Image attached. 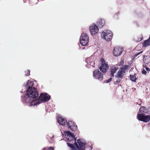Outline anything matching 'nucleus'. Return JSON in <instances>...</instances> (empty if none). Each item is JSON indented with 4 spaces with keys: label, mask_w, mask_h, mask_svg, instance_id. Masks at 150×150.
Segmentation results:
<instances>
[{
    "label": "nucleus",
    "mask_w": 150,
    "mask_h": 150,
    "mask_svg": "<svg viewBox=\"0 0 150 150\" xmlns=\"http://www.w3.org/2000/svg\"><path fill=\"white\" fill-rule=\"evenodd\" d=\"M143 46L146 47L150 45V37L148 39L145 41L142 44Z\"/></svg>",
    "instance_id": "dca6fc26"
},
{
    "label": "nucleus",
    "mask_w": 150,
    "mask_h": 150,
    "mask_svg": "<svg viewBox=\"0 0 150 150\" xmlns=\"http://www.w3.org/2000/svg\"><path fill=\"white\" fill-rule=\"evenodd\" d=\"M90 32L92 35H93L98 32V28L96 25L93 24L90 27Z\"/></svg>",
    "instance_id": "9b49d317"
},
{
    "label": "nucleus",
    "mask_w": 150,
    "mask_h": 150,
    "mask_svg": "<svg viewBox=\"0 0 150 150\" xmlns=\"http://www.w3.org/2000/svg\"><path fill=\"white\" fill-rule=\"evenodd\" d=\"M129 66L125 65L121 67L117 73L115 77L118 78L122 79L126 73V71L129 69Z\"/></svg>",
    "instance_id": "20e7f679"
},
{
    "label": "nucleus",
    "mask_w": 150,
    "mask_h": 150,
    "mask_svg": "<svg viewBox=\"0 0 150 150\" xmlns=\"http://www.w3.org/2000/svg\"><path fill=\"white\" fill-rule=\"evenodd\" d=\"M33 84V82L31 81L28 80L27 83L25 87L26 88H33L32 87Z\"/></svg>",
    "instance_id": "4468645a"
},
{
    "label": "nucleus",
    "mask_w": 150,
    "mask_h": 150,
    "mask_svg": "<svg viewBox=\"0 0 150 150\" xmlns=\"http://www.w3.org/2000/svg\"><path fill=\"white\" fill-rule=\"evenodd\" d=\"M63 135L66 138L67 141L69 142L74 141V144L78 150H85L86 143L79 139L77 140L78 144L76 142V139L75 138V137L69 131H64Z\"/></svg>",
    "instance_id": "f03ea898"
},
{
    "label": "nucleus",
    "mask_w": 150,
    "mask_h": 150,
    "mask_svg": "<svg viewBox=\"0 0 150 150\" xmlns=\"http://www.w3.org/2000/svg\"><path fill=\"white\" fill-rule=\"evenodd\" d=\"M49 150H54V149L52 147H50L49 148Z\"/></svg>",
    "instance_id": "bb28decb"
},
{
    "label": "nucleus",
    "mask_w": 150,
    "mask_h": 150,
    "mask_svg": "<svg viewBox=\"0 0 150 150\" xmlns=\"http://www.w3.org/2000/svg\"><path fill=\"white\" fill-rule=\"evenodd\" d=\"M101 61L102 65L100 67L99 69L103 73L106 72L108 69V65L105 63V61L104 59L101 58Z\"/></svg>",
    "instance_id": "1a4fd4ad"
},
{
    "label": "nucleus",
    "mask_w": 150,
    "mask_h": 150,
    "mask_svg": "<svg viewBox=\"0 0 150 150\" xmlns=\"http://www.w3.org/2000/svg\"><path fill=\"white\" fill-rule=\"evenodd\" d=\"M123 51V48L121 47H115L114 50L113 54L115 56H120Z\"/></svg>",
    "instance_id": "9d476101"
},
{
    "label": "nucleus",
    "mask_w": 150,
    "mask_h": 150,
    "mask_svg": "<svg viewBox=\"0 0 150 150\" xmlns=\"http://www.w3.org/2000/svg\"><path fill=\"white\" fill-rule=\"evenodd\" d=\"M112 80V78H111L110 79H108L106 81V83H108L110 82Z\"/></svg>",
    "instance_id": "b1692460"
},
{
    "label": "nucleus",
    "mask_w": 150,
    "mask_h": 150,
    "mask_svg": "<svg viewBox=\"0 0 150 150\" xmlns=\"http://www.w3.org/2000/svg\"><path fill=\"white\" fill-rule=\"evenodd\" d=\"M130 77L131 81L134 82L135 81L136 78L134 75H130Z\"/></svg>",
    "instance_id": "6ab92c4d"
},
{
    "label": "nucleus",
    "mask_w": 150,
    "mask_h": 150,
    "mask_svg": "<svg viewBox=\"0 0 150 150\" xmlns=\"http://www.w3.org/2000/svg\"><path fill=\"white\" fill-rule=\"evenodd\" d=\"M102 38L105 39L107 41H110L112 38V33L110 30H105L101 34Z\"/></svg>",
    "instance_id": "39448f33"
},
{
    "label": "nucleus",
    "mask_w": 150,
    "mask_h": 150,
    "mask_svg": "<svg viewBox=\"0 0 150 150\" xmlns=\"http://www.w3.org/2000/svg\"><path fill=\"white\" fill-rule=\"evenodd\" d=\"M50 96L46 93H42L37 100L33 101L31 103V106H35L39 105L43 101L47 102L50 99Z\"/></svg>",
    "instance_id": "7ed1b4c3"
},
{
    "label": "nucleus",
    "mask_w": 150,
    "mask_h": 150,
    "mask_svg": "<svg viewBox=\"0 0 150 150\" xmlns=\"http://www.w3.org/2000/svg\"><path fill=\"white\" fill-rule=\"evenodd\" d=\"M143 67L145 68V70L147 71H150V69L148 67H147L146 66H143Z\"/></svg>",
    "instance_id": "4be33fe9"
},
{
    "label": "nucleus",
    "mask_w": 150,
    "mask_h": 150,
    "mask_svg": "<svg viewBox=\"0 0 150 150\" xmlns=\"http://www.w3.org/2000/svg\"><path fill=\"white\" fill-rule=\"evenodd\" d=\"M59 123L61 125H65L67 123V120L62 117H59L57 118Z\"/></svg>",
    "instance_id": "ddd939ff"
},
{
    "label": "nucleus",
    "mask_w": 150,
    "mask_h": 150,
    "mask_svg": "<svg viewBox=\"0 0 150 150\" xmlns=\"http://www.w3.org/2000/svg\"><path fill=\"white\" fill-rule=\"evenodd\" d=\"M144 107H142V108H140L139 110V112H141L144 109Z\"/></svg>",
    "instance_id": "5701e85b"
},
{
    "label": "nucleus",
    "mask_w": 150,
    "mask_h": 150,
    "mask_svg": "<svg viewBox=\"0 0 150 150\" xmlns=\"http://www.w3.org/2000/svg\"><path fill=\"white\" fill-rule=\"evenodd\" d=\"M118 69V68L116 67H112L111 70V76L112 77H113L114 76V74L116 72V71Z\"/></svg>",
    "instance_id": "2eb2a0df"
},
{
    "label": "nucleus",
    "mask_w": 150,
    "mask_h": 150,
    "mask_svg": "<svg viewBox=\"0 0 150 150\" xmlns=\"http://www.w3.org/2000/svg\"><path fill=\"white\" fill-rule=\"evenodd\" d=\"M120 79H118L116 81V82L119 83L120 82Z\"/></svg>",
    "instance_id": "cd10ccee"
},
{
    "label": "nucleus",
    "mask_w": 150,
    "mask_h": 150,
    "mask_svg": "<svg viewBox=\"0 0 150 150\" xmlns=\"http://www.w3.org/2000/svg\"><path fill=\"white\" fill-rule=\"evenodd\" d=\"M104 24V21L103 20H100L98 23V27L101 28L103 27Z\"/></svg>",
    "instance_id": "f3484780"
},
{
    "label": "nucleus",
    "mask_w": 150,
    "mask_h": 150,
    "mask_svg": "<svg viewBox=\"0 0 150 150\" xmlns=\"http://www.w3.org/2000/svg\"><path fill=\"white\" fill-rule=\"evenodd\" d=\"M137 118L139 120L145 122H147L150 120V116L145 115L143 114H138Z\"/></svg>",
    "instance_id": "0eeeda50"
},
{
    "label": "nucleus",
    "mask_w": 150,
    "mask_h": 150,
    "mask_svg": "<svg viewBox=\"0 0 150 150\" xmlns=\"http://www.w3.org/2000/svg\"><path fill=\"white\" fill-rule=\"evenodd\" d=\"M142 51H141V52H139L137 53H136L135 54V55H134V57H137V56H138V55H139L140 54H141L142 53Z\"/></svg>",
    "instance_id": "412c9836"
},
{
    "label": "nucleus",
    "mask_w": 150,
    "mask_h": 150,
    "mask_svg": "<svg viewBox=\"0 0 150 150\" xmlns=\"http://www.w3.org/2000/svg\"><path fill=\"white\" fill-rule=\"evenodd\" d=\"M26 72H27L26 73V75L27 76L29 75L30 74V71L29 70H28Z\"/></svg>",
    "instance_id": "393cba45"
},
{
    "label": "nucleus",
    "mask_w": 150,
    "mask_h": 150,
    "mask_svg": "<svg viewBox=\"0 0 150 150\" xmlns=\"http://www.w3.org/2000/svg\"><path fill=\"white\" fill-rule=\"evenodd\" d=\"M68 126L72 131H75L77 129V126L71 121H69L68 122Z\"/></svg>",
    "instance_id": "f8f14e48"
},
{
    "label": "nucleus",
    "mask_w": 150,
    "mask_h": 150,
    "mask_svg": "<svg viewBox=\"0 0 150 150\" xmlns=\"http://www.w3.org/2000/svg\"><path fill=\"white\" fill-rule=\"evenodd\" d=\"M124 63V62L123 61H121V62L119 63V65H123Z\"/></svg>",
    "instance_id": "a878e982"
},
{
    "label": "nucleus",
    "mask_w": 150,
    "mask_h": 150,
    "mask_svg": "<svg viewBox=\"0 0 150 150\" xmlns=\"http://www.w3.org/2000/svg\"><path fill=\"white\" fill-rule=\"evenodd\" d=\"M38 93L35 88H29L26 91V93L23 97V99L27 103H31L33 101L37 100L38 98Z\"/></svg>",
    "instance_id": "f257e3e1"
},
{
    "label": "nucleus",
    "mask_w": 150,
    "mask_h": 150,
    "mask_svg": "<svg viewBox=\"0 0 150 150\" xmlns=\"http://www.w3.org/2000/svg\"><path fill=\"white\" fill-rule=\"evenodd\" d=\"M142 74L146 75L147 73L146 70L144 69H142Z\"/></svg>",
    "instance_id": "aec40b11"
},
{
    "label": "nucleus",
    "mask_w": 150,
    "mask_h": 150,
    "mask_svg": "<svg viewBox=\"0 0 150 150\" xmlns=\"http://www.w3.org/2000/svg\"><path fill=\"white\" fill-rule=\"evenodd\" d=\"M67 145L68 146L71 148V150H77L74 147L73 144L67 143Z\"/></svg>",
    "instance_id": "a211bd4d"
},
{
    "label": "nucleus",
    "mask_w": 150,
    "mask_h": 150,
    "mask_svg": "<svg viewBox=\"0 0 150 150\" xmlns=\"http://www.w3.org/2000/svg\"><path fill=\"white\" fill-rule=\"evenodd\" d=\"M89 41V38L87 35L85 33L81 34L80 38V42L83 46L86 45Z\"/></svg>",
    "instance_id": "423d86ee"
},
{
    "label": "nucleus",
    "mask_w": 150,
    "mask_h": 150,
    "mask_svg": "<svg viewBox=\"0 0 150 150\" xmlns=\"http://www.w3.org/2000/svg\"><path fill=\"white\" fill-rule=\"evenodd\" d=\"M93 76L96 79L101 81L103 80V75L99 70L96 69L93 72Z\"/></svg>",
    "instance_id": "6e6552de"
}]
</instances>
